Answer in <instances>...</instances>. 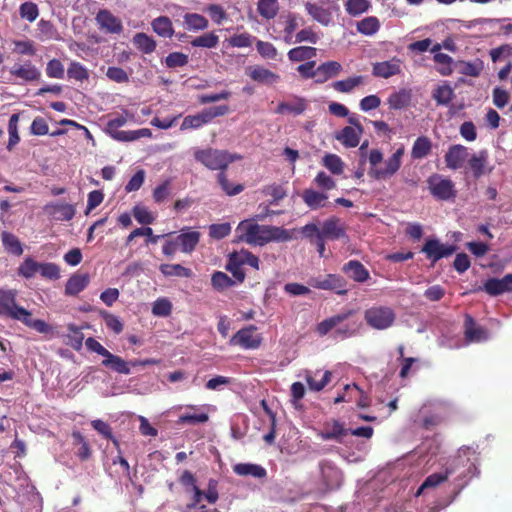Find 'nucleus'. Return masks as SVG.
I'll return each mask as SVG.
<instances>
[{"mask_svg": "<svg viewBox=\"0 0 512 512\" xmlns=\"http://www.w3.org/2000/svg\"><path fill=\"white\" fill-rule=\"evenodd\" d=\"M364 319L369 327L376 330H386L394 324L396 314L388 306H373L365 310Z\"/></svg>", "mask_w": 512, "mask_h": 512, "instance_id": "obj_5", "label": "nucleus"}, {"mask_svg": "<svg viewBox=\"0 0 512 512\" xmlns=\"http://www.w3.org/2000/svg\"><path fill=\"white\" fill-rule=\"evenodd\" d=\"M235 284L236 281L222 271H215L211 276V285L218 292H223Z\"/></svg>", "mask_w": 512, "mask_h": 512, "instance_id": "obj_40", "label": "nucleus"}, {"mask_svg": "<svg viewBox=\"0 0 512 512\" xmlns=\"http://www.w3.org/2000/svg\"><path fill=\"white\" fill-rule=\"evenodd\" d=\"M91 426L95 431H97L99 435H101L105 439L111 440L114 446L119 447V442L113 435L112 428L107 422H104L100 419H96L91 421Z\"/></svg>", "mask_w": 512, "mask_h": 512, "instance_id": "obj_47", "label": "nucleus"}, {"mask_svg": "<svg viewBox=\"0 0 512 512\" xmlns=\"http://www.w3.org/2000/svg\"><path fill=\"white\" fill-rule=\"evenodd\" d=\"M305 9L315 21L323 26H328L332 22V12L322 5L307 2Z\"/></svg>", "mask_w": 512, "mask_h": 512, "instance_id": "obj_21", "label": "nucleus"}, {"mask_svg": "<svg viewBox=\"0 0 512 512\" xmlns=\"http://www.w3.org/2000/svg\"><path fill=\"white\" fill-rule=\"evenodd\" d=\"M89 274H73L65 285V294L68 296H76L83 291L89 284Z\"/></svg>", "mask_w": 512, "mask_h": 512, "instance_id": "obj_20", "label": "nucleus"}, {"mask_svg": "<svg viewBox=\"0 0 512 512\" xmlns=\"http://www.w3.org/2000/svg\"><path fill=\"white\" fill-rule=\"evenodd\" d=\"M172 303L167 298H158L152 306V314L158 317H167L171 314Z\"/></svg>", "mask_w": 512, "mask_h": 512, "instance_id": "obj_55", "label": "nucleus"}, {"mask_svg": "<svg viewBox=\"0 0 512 512\" xmlns=\"http://www.w3.org/2000/svg\"><path fill=\"white\" fill-rule=\"evenodd\" d=\"M349 436V429L343 427V425L334 420L332 423H326L321 437L324 440H335L339 444H347L345 438Z\"/></svg>", "mask_w": 512, "mask_h": 512, "instance_id": "obj_14", "label": "nucleus"}, {"mask_svg": "<svg viewBox=\"0 0 512 512\" xmlns=\"http://www.w3.org/2000/svg\"><path fill=\"white\" fill-rule=\"evenodd\" d=\"M217 179L222 190L229 196L237 195L244 189V186L242 184L232 185L227 179V176L224 173V171L220 172L217 175Z\"/></svg>", "mask_w": 512, "mask_h": 512, "instance_id": "obj_53", "label": "nucleus"}, {"mask_svg": "<svg viewBox=\"0 0 512 512\" xmlns=\"http://www.w3.org/2000/svg\"><path fill=\"white\" fill-rule=\"evenodd\" d=\"M353 314V311H347L344 313L336 314L332 317L326 318L320 323H318L316 327V331L320 336L327 335L333 328H336L340 323L347 320L351 315Z\"/></svg>", "mask_w": 512, "mask_h": 512, "instance_id": "obj_22", "label": "nucleus"}, {"mask_svg": "<svg viewBox=\"0 0 512 512\" xmlns=\"http://www.w3.org/2000/svg\"><path fill=\"white\" fill-rule=\"evenodd\" d=\"M188 55L182 52H172L165 58V64L168 68L183 67L188 64Z\"/></svg>", "mask_w": 512, "mask_h": 512, "instance_id": "obj_59", "label": "nucleus"}, {"mask_svg": "<svg viewBox=\"0 0 512 512\" xmlns=\"http://www.w3.org/2000/svg\"><path fill=\"white\" fill-rule=\"evenodd\" d=\"M134 45L143 53L150 54L156 48L155 40L147 34L140 32L133 37Z\"/></svg>", "mask_w": 512, "mask_h": 512, "instance_id": "obj_43", "label": "nucleus"}, {"mask_svg": "<svg viewBox=\"0 0 512 512\" xmlns=\"http://www.w3.org/2000/svg\"><path fill=\"white\" fill-rule=\"evenodd\" d=\"M427 183L431 195L437 200L448 201L456 197L455 185L449 178H444L440 174H432L427 179Z\"/></svg>", "mask_w": 512, "mask_h": 512, "instance_id": "obj_6", "label": "nucleus"}, {"mask_svg": "<svg viewBox=\"0 0 512 512\" xmlns=\"http://www.w3.org/2000/svg\"><path fill=\"white\" fill-rule=\"evenodd\" d=\"M209 420V415L205 412L194 414H183L179 417L177 423L182 425H198L206 423Z\"/></svg>", "mask_w": 512, "mask_h": 512, "instance_id": "obj_54", "label": "nucleus"}, {"mask_svg": "<svg viewBox=\"0 0 512 512\" xmlns=\"http://www.w3.org/2000/svg\"><path fill=\"white\" fill-rule=\"evenodd\" d=\"M133 216L138 223L143 225L152 224L155 220V217L151 212L148 211L146 207L140 205H136L133 208Z\"/></svg>", "mask_w": 512, "mask_h": 512, "instance_id": "obj_60", "label": "nucleus"}, {"mask_svg": "<svg viewBox=\"0 0 512 512\" xmlns=\"http://www.w3.org/2000/svg\"><path fill=\"white\" fill-rule=\"evenodd\" d=\"M490 296H499L503 293L512 292V274H506L503 278H488L479 288Z\"/></svg>", "mask_w": 512, "mask_h": 512, "instance_id": "obj_12", "label": "nucleus"}, {"mask_svg": "<svg viewBox=\"0 0 512 512\" xmlns=\"http://www.w3.org/2000/svg\"><path fill=\"white\" fill-rule=\"evenodd\" d=\"M456 67H459V73L471 76L478 77L482 70L484 69L483 61L480 59H475L474 61H458L455 63Z\"/></svg>", "mask_w": 512, "mask_h": 512, "instance_id": "obj_34", "label": "nucleus"}, {"mask_svg": "<svg viewBox=\"0 0 512 512\" xmlns=\"http://www.w3.org/2000/svg\"><path fill=\"white\" fill-rule=\"evenodd\" d=\"M310 285L317 289L333 290L339 295H344L348 291L346 288V280L342 276L336 274H328L324 278H313Z\"/></svg>", "mask_w": 512, "mask_h": 512, "instance_id": "obj_10", "label": "nucleus"}, {"mask_svg": "<svg viewBox=\"0 0 512 512\" xmlns=\"http://www.w3.org/2000/svg\"><path fill=\"white\" fill-rule=\"evenodd\" d=\"M10 73L25 81L38 80L41 76L40 71L30 61H27L24 65H14L10 69Z\"/></svg>", "mask_w": 512, "mask_h": 512, "instance_id": "obj_26", "label": "nucleus"}, {"mask_svg": "<svg viewBox=\"0 0 512 512\" xmlns=\"http://www.w3.org/2000/svg\"><path fill=\"white\" fill-rule=\"evenodd\" d=\"M219 42V38L213 32L203 34L201 36L196 37L191 41V45L193 47H203V48H215Z\"/></svg>", "mask_w": 512, "mask_h": 512, "instance_id": "obj_51", "label": "nucleus"}, {"mask_svg": "<svg viewBox=\"0 0 512 512\" xmlns=\"http://www.w3.org/2000/svg\"><path fill=\"white\" fill-rule=\"evenodd\" d=\"M184 23L188 30H204L208 27V20L197 13H187L184 16Z\"/></svg>", "mask_w": 512, "mask_h": 512, "instance_id": "obj_45", "label": "nucleus"}, {"mask_svg": "<svg viewBox=\"0 0 512 512\" xmlns=\"http://www.w3.org/2000/svg\"><path fill=\"white\" fill-rule=\"evenodd\" d=\"M225 269L233 275L237 282L242 283L245 280L246 274L239 265V262L236 261V252L229 255Z\"/></svg>", "mask_w": 512, "mask_h": 512, "instance_id": "obj_49", "label": "nucleus"}, {"mask_svg": "<svg viewBox=\"0 0 512 512\" xmlns=\"http://www.w3.org/2000/svg\"><path fill=\"white\" fill-rule=\"evenodd\" d=\"M331 376L332 373L327 370L320 381H316L310 373L306 374L305 379L310 390L319 392L331 381Z\"/></svg>", "mask_w": 512, "mask_h": 512, "instance_id": "obj_57", "label": "nucleus"}, {"mask_svg": "<svg viewBox=\"0 0 512 512\" xmlns=\"http://www.w3.org/2000/svg\"><path fill=\"white\" fill-rule=\"evenodd\" d=\"M100 315L104 320L107 328L111 329L115 334H120L123 331V323L119 317L108 311H102Z\"/></svg>", "mask_w": 512, "mask_h": 512, "instance_id": "obj_58", "label": "nucleus"}, {"mask_svg": "<svg viewBox=\"0 0 512 512\" xmlns=\"http://www.w3.org/2000/svg\"><path fill=\"white\" fill-rule=\"evenodd\" d=\"M380 28V22L377 17L369 16L357 23V31L363 35L371 36Z\"/></svg>", "mask_w": 512, "mask_h": 512, "instance_id": "obj_44", "label": "nucleus"}, {"mask_svg": "<svg viewBox=\"0 0 512 512\" xmlns=\"http://www.w3.org/2000/svg\"><path fill=\"white\" fill-rule=\"evenodd\" d=\"M249 76L252 80L261 84H273L279 80V75L262 66H254L250 68Z\"/></svg>", "mask_w": 512, "mask_h": 512, "instance_id": "obj_29", "label": "nucleus"}, {"mask_svg": "<svg viewBox=\"0 0 512 512\" xmlns=\"http://www.w3.org/2000/svg\"><path fill=\"white\" fill-rule=\"evenodd\" d=\"M17 295V290L5 289L0 303V316L20 321L38 333H51L53 328L47 322L41 319H33L32 313L29 310L17 304Z\"/></svg>", "mask_w": 512, "mask_h": 512, "instance_id": "obj_1", "label": "nucleus"}, {"mask_svg": "<svg viewBox=\"0 0 512 512\" xmlns=\"http://www.w3.org/2000/svg\"><path fill=\"white\" fill-rule=\"evenodd\" d=\"M492 97H493V104L499 109L504 108L510 100V95H509L508 91H506L505 89H503L501 87H495L493 89Z\"/></svg>", "mask_w": 512, "mask_h": 512, "instance_id": "obj_64", "label": "nucleus"}, {"mask_svg": "<svg viewBox=\"0 0 512 512\" xmlns=\"http://www.w3.org/2000/svg\"><path fill=\"white\" fill-rule=\"evenodd\" d=\"M153 31L164 38H170L174 34L172 22L167 16H159L155 18L152 23Z\"/></svg>", "mask_w": 512, "mask_h": 512, "instance_id": "obj_33", "label": "nucleus"}, {"mask_svg": "<svg viewBox=\"0 0 512 512\" xmlns=\"http://www.w3.org/2000/svg\"><path fill=\"white\" fill-rule=\"evenodd\" d=\"M488 159V152L481 150L478 154H473L468 161L469 168L471 169L475 179L484 175V167Z\"/></svg>", "mask_w": 512, "mask_h": 512, "instance_id": "obj_32", "label": "nucleus"}, {"mask_svg": "<svg viewBox=\"0 0 512 512\" xmlns=\"http://www.w3.org/2000/svg\"><path fill=\"white\" fill-rule=\"evenodd\" d=\"M234 472L237 475L251 476L256 479L267 477V470L263 466L254 463H237L234 466Z\"/></svg>", "mask_w": 512, "mask_h": 512, "instance_id": "obj_25", "label": "nucleus"}, {"mask_svg": "<svg viewBox=\"0 0 512 512\" xmlns=\"http://www.w3.org/2000/svg\"><path fill=\"white\" fill-rule=\"evenodd\" d=\"M67 74L69 78H73L78 81L86 80L89 77L87 69L79 62H71L68 67Z\"/></svg>", "mask_w": 512, "mask_h": 512, "instance_id": "obj_61", "label": "nucleus"}, {"mask_svg": "<svg viewBox=\"0 0 512 512\" xmlns=\"http://www.w3.org/2000/svg\"><path fill=\"white\" fill-rule=\"evenodd\" d=\"M404 147L398 148L391 157L385 161V168H370L368 174L375 180H386L392 177L401 166Z\"/></svg>", "mask_w": 512, "mask_h": 512, "instance_id": "obj_8", "label": "nucleus"}, {"mask_svg": "<svg viewBox=\"0 0 512 512\" xmlns=\"http://www.w3.org/2000/svg\"><path fill=\"white\" fill-rule=\"evenodd\" d=\"M99 25L109 33H120L123 26L119 19L107 10H101L96 17Z\"/></svg>", "mask_w": 512, "mask_h": 512, "instance_id": "obj_23", "label": "nucleus"}, {"mask_svg": "<svg viewBox=\"0 0 512 512\" xmlns=\"http://www.w3.org/2000/svg\"><path fill=\"white\" fill-rule=\"evenodd\" d=\"M127 122L125 116H118L113 119H110L107 122L106 131L107 133L115 140L120 142H131L138 140L142 137H150L152 132L148 128H142L133 131H122L119 130L120 127L124 126Z\"/></svg>", "mask_w": 512, "mask_h": 512, "instance_id": "obj_4", "label": "nucleus"}, {"mask_svg": "<svg viewBox=\"0 0 512 512\" xmlns=\"http://www.w3.org/2000/svg\"><path fill=\"white\" fill-rule=\"evenodd\" d=\"M302 199L311 210H317L320 208L328 207L330 205V203L327 201V193L316 191L312 188L305 189L302 192Z\"/></svg>", "mask_w": 512, "mask_h": 512, "instance_id": "obj_16", "label": "nucleus"}, {"mask_svg": "<svg viewBox=\"0 0 512 512\" xmlns=\"http://www.w3.org/2000/svg\"><path fill=\"white\" fill-rule=\"evenodd\" d=\"M321 236L326 240H344L349 242V236L346 227L340 218L332 216L322 223Z\"/></svg>", "mask_w": 512, "mask_h": 512, "instance_id": "obj_9", "label": "nucleus"}, {"mask_svg": "<svg viewBox=\"0 0 512 512\" xmlns=\"http://www.w3.org/2000/svg\"><path fill=\"white\" fill-rule=\"evenodd\" d=\"M19 14L22 19L33 22L39 15V9L36 3L27 1L20 5Z\"/></svg>", "mask_w": 512, "mask_h": 512, "instance_id": "obj_52", "label": "nucleus"}, {"mask_svg": "<svg viewBox=\"0 0 512 512\" xmlns=\"http://www.w3.org/2000/svg\"><path fill=\"white\" fill-rule=\"evenodd\" d=\"M159 270L165 277L190 278L193 274L191 269L181 264H161Z\"/></svg>", "mask_w": 512, "mask_h": 512, "instance_id": "obj_35", "label": "nucleus"}, {"mask_svg": "<svg viewBox=\"0 0 512 512\" xmlns=\"http://www.w3.org/2000/svg\"><path fill=\"white\" fill-rule=\"evenodd\" d=\"M362 82V76L350 77L345 80H339L333 83V87L335 90L348 93L352 91L356 86H358Z\"/></svg>", "mask_w": 512, "mask_h": 512, "instance_id": "obj_56", "label": "nucleus"}, {"mask_svg": "<svg viewBox=\"0 0 512 512\" xmlns=\"http://www.w3.org/2000/svg\"><path fill=\"white\" fill-rule=\"evenodd\" d=\"M209 122L211 121L208 117L206 110L204 109L196 115L186 116L181 124V130L197 129Z\"/></svg>", "mask_w": 512, "mask_h": 512, "instance_id": "obj_38", "label": "nucleus"}, {"mask_svg": "<svg viewBox=\"0 0 512 512\" xmlns=\"http://www.w3.org/2000/svg\"><path fill=\"white\" fill-rule=\"evenodd\" d=\"M176 240L178 242L179 248L184 253H191L196 248L197 244L200 240V233L197 231H187L182 232L177 235Z\"/></svg>", "mask_w": 512, "mask_h": 512, "instance_id": "obj_27", "label": "nucleus"}, {"mask_svg": "<svg viewBox=\"0 0 512 512\" xmlns=\"http://www.w3.org/2000/svg\"><path fill=\"white\" fill-rule=\"evenodd\" d=\"M401 72L400 65L397 62L383 61L373 65L372 73L376 77L389 78Z\"/></svg>", "mask_w": 512, "mask_h": 512, "instance_id": "obj_31", "label": "nucleus"}, {"mask_svg": "<svg viewBox=\"0 0 512 512\" xmlns=\"http://www.w3.org/2000/svg\"><path fill=\"white\" fill-rule=\"evenodd\" d=\"M359 130L351 126L344 127L341 131L335 134V139L341 142L346 148H354L358 146L361 135Z\"/></svg>", "mask_w": 512, "mask_h": 512, "instance_id": "obj_24", "label": "nucleus"}, {"mask_svg": "<svg viewBox=\"0 0 512 512\" xmlns=\"http://www.w3.org/2000/svg\"><path fill=\"white\" fill-rule=\"evenodd\" d=\"M258 13L265 19H273L279 11L278 0H258Z\"/></svg>", "mask_w": 512, "mask_h": 512, "instance_id": "obj_42", "label": "nucleus"}, {"mask_svg": "<svg viewBox=\"0 0 512 512\" xmlns=\"http://www.w3.org/2000/svg\"><path fill=\"white\" fill-rule=\"evenodd\" d=\"M0 236L2 246L6 252L15 256H20L23 254L22 243L13 233L3 231Z\"/></svg>", "mask_w": 512, "mask_h": 512, "instance_id": "obj_30", "label": "nucleus"}, {"mask_svg": "<svg viewBox=\"0 0 512 512\" xmlns=\"http://www.w3.org/2000/svg\"><path fill=\"white\" fill-rule=\"evenodd\" d=\"M411 100L412 91L410 89L402 88L389 96L388 104L391 109L401 110L408 107L411 103Z\"/></svg>", "mask_w": 512, "mask_h": 512, "instance_id": "obj_28", "label": "nucleus"}, {"mask_svg": "<svg viewBox=\"0 0 512 512\" xmlns=\"http://www.w3.org/2000/svg\"><path fill=\"white\" fill-rule=\"evenodd\" d=\"M255 330L254 325L240 329L230 339V344L239 345L244 349H257L261 345L262 338L259 335H253Z\"/></svg>", "mask_w": 512, "mask_h": 512, "instance_id": "obj_11", "label": "nucleus"}, {"mask_svg": "<svg viewBox=\"0 0 512 512\" xmlns=\"http://www.w3.org/2000/svg\"><path fill=\"white\" fill-rule=\"evenodd\" d=\"M40 263L36 262L33 258L27 257L19 266L18 274L26 279H30L39 272Z\"/></svg>", "mask_w": 512, "mask_h": 512, "instance_id": "obj_48", "label": "nucleus"}, {"mask_svg": "<svg viewBox=\"0 0 512 512\" xmlns=\"http://www.w3.org/2000/svg\"><path fill=\"white\" fill-rule=\"evenodd\" d=\"M307 108L306 100L302 97H296V103L290 104L286 102H280L275 110L277 114H284L285 112L292 113L294 115L302 114Z\"/></svg>", "mask_w": 512, "mask_h": 512, "instance_id": "obj_39", "label": "nucleus"}, {"mask_svg": "<svg viewBox=\"0 0 512 512\" xmlns=\"http://www.w3.org/2000/svg\"><path fill=\"white\" fill-rule=\"evenodd\" d=\"M290 239L289 231L282 227L250 224L246 230V241L260 246L271 241L286 242Z\"/></svg>", "mask_w": 512, "mask_h": 512, "instance_id": "obj_2", "label": "nucleus"}, {"mask_svg": "<svg viewBox=\"0 0 512 512\" xmlns=\"http://www.w3.org/2000/svg\"><path fill=\"white\" fill-rule=\"evenodd\" d=\"M342 66L339 62L336 61H328L325 63H322L315 69L316 73V83H324L328 79L333 78L339 74L341 71Z\"/></svg>", "mask_w": 512, "mask_h": 512, "instance_id": "obj_19", "label": "nucleus"}, {"mask_svg": "<svg viewBox=\"0 0 512 512\" xmlns=\"http://www.w3.org/2000/svg\"><path fill=\"white\" fill-rule=\"evenodd\" d=\"M322 164L334 175H341L344 171L345 164L336 154H325L322 158Z\"/></svg>", "mask_w": 512, "mask_h": 512, "instance_id": "obj_41", "label": "nucleus"}, {"mask_svg": "<svg viewBox=\"0 0 512 512\" xmlns=\"http://www.w3.org/2000/svg\"><path fill=\"white\" fill-rule=\"evenodd\" d=\"M45 210L58 221H70L76 213L75 207L67 203H51L46 205Z\"/></svg>", "mask_w": 512, "mask_h": 512, "instance_id": "obj_17", "label": "nucleus"}, {"mask_svg": "<svg viewBox=\"0 0 512 512\" xmlns=\"http://www.w3.org/2000/svg\"><path fill=\"white\" fill-rule=\"evenodd\" d=\"M456 250L457 246L443 244L435 237L427 238L421 248V252L431 261V266L440 259L451 256Z\"/></svg>", "mask_w": 512, "mask_h": 512, "instance_id": "obj_7", "label": "nucleus"}, {"mask_svg": "<svg viewBox=\"0 0 512 512\" xmlns=\"http://www.w3.org/2000/svg\"><path fill=\"white\" fill-rule=\"evenodd\" d=\"M370 6L371 5L368 0H347L345 4L346 11L351 16H358L367 12Z\"/></svg>", "mask_w": 512, "mask_h": 512, "instance_id": "obj_50", "label": "nucleus"}, {"mask_svg": "<svg viewBox=\"0 0 512 512\" xmlns=\"http://www.w3.org/2000/svg\"><path fill=\"white\" fill-rule=\"evenodd\" d=\"M39 273L44 278L57 280L60 277V268L55 263H40Z\"/></svg>", "mask_w": 512, "mask_h": 512, "instance_id": "obj_62", "label": "nucleus"}, {"mask_svg": "<svg viewBox=\"0 0 512 512\" xmlns=\"http://www.w3.org/2000/svg\"><path fill=\"white\" fill-rule=\"evenodd\" d=\"M317 55V49L309 46H298L288 52V58L292 62L310 60Z\"/></svg>", "mask_w": 512, "mask_h": 512, "instance_id": "obj_37", "label": "nucleus"}, {"mask_svg": "<svg viewBox=\"0 0 512 512\" xmlns=\"http://www.w3.org/2000/svg\"><path fill=\"white\" fill-rule=\"evenodd\" d=\"M106 76L108 79H110L111 81H114L116 83L129 82L128 73L120 67H116V66L108 67V69L106 71Z\"/></svg>", "mask_w": 512, "mask_h": 512, "instance_id": "obj_63", "label": "nucleus"}, {"mask_svg": "<svg viewBox=\"0 0 512 512\" xmlns=\"http://www.w3.org/2000/svg\"><path fill=\"white\" fill-rule=\"evenodd\" d=\"M465 338L469 342H483L488 339V332L485 328L477 326L472 316H465Z\"/></svg>", "mask_w": 512, "mask_h": 512, "instance_id": "obj_15", "label": "nucleus"}, {"mask_svg": "<svg viewBox=\"0 0 512 512\" xmlns=\"http://www.w3.org/2000/svg\"><path fill=\"white\" fill-rule=\"evenodd\" d=\"M342 271L356 282H365L369 278V271L358 260H350L344 264Z\"/></svg>", "mask_w": 512, "mask_h": 512, "instance_id": "obj_18", "label": "nucleus"}, {"mask_svg": "<svg viewBox=\"0 0 512 512\" xmlns=\"http://www.w3.org/2000/svg\"><path fill=\"white\" fill-rule=\"evenodd\" d=\"M194 158L208 169L222 172L227 169L230 163L240 160L242 156L231 154L226 150L208 148L197 150L194 153Z\"/></svg>", "mask_w": 512, "mask_h": 512, "instance_id": "obj_3", "label": "nucleus"}, {"mask_svg": "<svg viewBox=\"0 0 512 512\" xmlns=\"http://www.w3.org/2000/svg\"><path fill=\"white\" fill-rule=\"evenodd\" d=\"M468 157V149L460 144L449 147L444 158L446 166L449 169L457 170L461 168Z\"/></svg>", "mask_w": 512, "mask_h": 512, "instance_id": "obj_13", "label": "nucleus"}, {"mask_svg": "<svg viewBox=\"0 0 512 512\" xmlns=\"http://www.w3.org/2000/svg\"><path fill=\"white\" fill-rule=\"evenodd\" d=\"M454 96V91L449 85L438 86L432 94L436 103L442 106L448 105Z\"/></svg>", "mask_w": 512, "mask_h": 512, "instance_id": "obj_46", "label": "nucleus"}, {"mask_svg": "<svg viewBox=\"0 0 512 512\" xmlns=\"http://www.w3.org/2000/svg\"><path fill=\"white\" fill-rule=\"evenodd\" d=\"M432 142L427 136L418 137L411 150V157L413 159L425 158L431 151Z\"/></svg>", "mask_w": 512, "mask_h": 512, "instance_id": "obj_36", "label": "nucleus"}]
</instances>
